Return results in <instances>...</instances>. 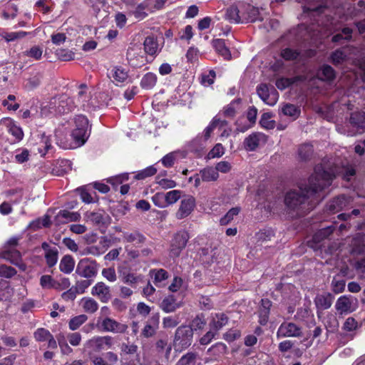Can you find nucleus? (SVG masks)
Here are the masks:
<instances>
[{
  "mask_svg": "<svg viewBox=\"0 0 365 365\" xmlns=\"http://www.w3.org/2000/svg\"><path fill=\"white\" fill-rule=\"evenodd\" d=\"M313 153V148L311 144L305 143L302 145L298 149L299 156L302 160H307Z\"/></svg>",
  "mask_w": 365,
  "mask_h": 365,
  "instance_id": "864d4df0",
  "label": "nucleus"
},
{
  "mask_svg": "<svg viewBox=\"0 0 365 365\" xmlns=\"http://www.w3.org/2000/svg\"><path fill=\"white\" fill-rule=\"evenodd\" d=\"M108 77L115 85H118V83H124L128 79V74L126 69L120 66H114L108 71Z\"/></svg>",
  "mask_w": 365,
  "mask_h": 365,
  "instance_id": "aec40b11",
  "label": "nucleus"
},
{
  "mask_svg": "<svg viewBox=\"0 0 365 365\" xmlns=\"http://www.w3.org/2000/svg\"><path fill=\"white\" fill-rule=\"evenodd\" d=\"M76 273L86 279L94 278L98 273V264L94 260L88 258L81 259L76 267Z\"/></svg>",
  "mask_w": 365,
  "mask_h": 365,
  "instance_id": "7ed1b4c3",
  "label": "nucleus"
},
{
  "mask_svg": "<svg viewBox=\"0 0 365 365\" xmlns=\"http://www.w3.org/2000/svg\"><path fill=\"white\" fill-rule=\"evenodd\" d=\"M257 109L255 106L250 107L247 110V118L250 122V125L240 128V127H238L239 121L237 120L236 122V124L237 125V130L241 133H244L246 130H247L250 127H252L255 123L256 119H257Z\"/></svg>",
  "mask_w": 365,
  "mask_h": 365,
  "instance_id": "e433bc0d",
  "label": "nucleus"
},
{
  "mask_svg": "<svg viewBox=\"0 0 365 365\" xmlns=\"http://www.w3.org/2000/svg\"><path fill=\"white\" fill-rule=\"evenodd\" d=\"M181 304L176 302L175 297L172 295L165 297L160 303V307L165 313L175 312L180 308Z\"/></svg>",
  "mask_w": 365,
  "mask_h": 365,
  "instance_id": "bb28decb",
  "label": "nucleus"
},
{
  "mask_svg": "<svg viewBox=\"0 0 365 365\" xmlns=\"http://www.w3.org/2000/svg\"><path fill=\"white\" fill-rule=\"evenodd\" d=\"M281 56L286 61L302 60L303 57V54L300 52L289 48L283 49Z\"/></svg>",
  "mask_w": 365,
  "mask_h": 365,
  "instance_id": "c03bdc74",
  "label": "nucleus"
},
{
  "mask_svg": "<svg viewBox=\"0 0 365 365\" xmlns=\"http://www.w3.org/2000/svg\"><path fill=\"white\" fill-rule=\"evenodd\" d=\"M281 110L284 115L291 118L293 120H296L301 113L299 107L291 103H284Z\"/></svg>",
  "mask_w": 365,
  "mask_h": 365,
  "instance_id": "c9c22d12",
  "label": "nucleus"
},
{
  "mask_svg": "<svg viewBox=\"0 0 365 365\" xmlns=\"http://www.w3.org/2000/svg\"><path fill=\"white\" fill-rule=\"evenodd\" d=\"M88 319L86 314H80L70 319L68 322L69 329L72 331L78 329Z\"/></svg>",
  "mask_w": 365,
  "mask_h": 365,
  "instance_id": "09e8293b",
  "label": "nucleus"
},
{
  "mask_svg": "<svg viewBox=\"0 0 365 365\" xmlns=\"http://www.w3.org/2000/svg\"><path fill=\"white\" fill-rule=\"evenodd\" d=\"M75 128L71 136L78 146L83 145L90 135V129L88 118L83 115H77L74 118Z\"/></svg>",
  "mask_w": 365,
  "mask_h": 365,
  "instance_id": "f03ea898",
  "label": "nucleus"
},
{
  "mask_svg": "<svg viewBox=\"0 0 365 365\" xmlns=\"http://www.w3.org/2000/svg\"><path fill=\"white\" fill-rule=\"evenodd\" d=\"M92 282L93 280L90 279L79 280L76 282L73 287L77 291L78 294H83L85 292L86 289L92 284Z\"/></svg>",
  "mask_w": 365,
  "mask_h": 365,
  "instance_id": "69168bd1",
  "label": "nucleus"
},
{
  "mask_svg": "<svg viewBox=\"0 0 365 365\" xmlns=\"http://www.w3.org/2000/svg\"><path fill=\"white\" fill-rule=\"evenodd\" d=\"M339 170L336 165H317L307 182L302 184L299 190L287 192L284 202L289 211L293 212L292 216L300 217L311 210L321 197L319 192L331 185L334 178L341 173Z\"/></svg>",
  "mask_w": 365,
  "mask_h": 365,
  "instance_id": "f257e3e1",
  "label": "nucleus"
},
{
  "mask_svg": "<svg viewBox=\"0 0 365 365\" xmlns=\"http://www.w3.org/2000/svg\"><path fill=\"white\" fill-rule=\"evenodd\" d=\"M351 252L354 255L364 254V246L362 244V235H358L354 237L350 244Z\"/></svg>",
  "mask_w": 365,
  "mask_h": 365,
  "instance_id": "37998d69",
  "label": "nucleus"
},
{
  "mask_svg": "<svg viewBox=\"0 0 365 365\" xmlns=\"http://www.w3.org/2000/svg\"><path fill=\"white\" fill-rule=\"evenodd\" d=\"M30 158V152L26 148H19L14 154L15 161L19 164L27 162Z\"/></svg>",
  "mask_w": 365,
  "mask_h": 365,
  "instance_id": "3c124183",
  "label": "nucleus"
},
{
  "mask_svg": "<svg viewBox=\"0 0 365 365\" xmlns=\"http://www.w3.org/2000/svg\"><path fill=\"white\" fill-rule=\"evenodd\" d=\"M206 324V320L202 314L197 315L191 322L190 326L192 332L193 331L201 330L204 328Z\"/></svg>",
  "mask_w": 365,
  "mask_h": 365,
  "instance_id": "5fc2aeb1",
  "label": "nucleus"
},
{
  "mask_svg": "<svg viewBox=\"0 0 365 365\" xmlns=\"http://www.w3.org/2000/svg\"><path fill=\"white\" fill-rule=\"evenodd\" d=\"M192 337L193 333L189 326H180L175 331L174 344L176 347L185 349L191 345Z\"/></svg>",
  "mask_w": 365,
  "mask_h": 365,
  "instance_id": "20e7f679",
  "label": "nucleus"
},
{
  "mask_svg": "<svg viewBox=\"0 0 365 365\" xmlns=\"http://www.w3.org/2000/svg\"><path fill=\"white\" fill-rule=\"evenodd\" d=\"M302 335L301 327L293 322H284L278 328L277 337H297Z\"/></svg>",
  "mask_w": 365,
  "mask_h": 365,
  "instance_id": "9d476101",
  "label": "nucleus"
},
{
  "mask_svg": "<svg viewBox=\"0 0 365 365\" xmlns=\"http://www.w3.org/2000/svg\"><path fill=\"white\" fill-rule=\"evenodd\" d=\"M317 76L320 80L329 83L332 82L336 76L334 70L329 65L322 66L318 71Z\"/></svg>",
  "mask_w": 365,
  "mask_h": 365,
  "instance_id": "f704fd0d",
  "label": "nucleus"
},
{
  "mask_svg": "<svg viewBox=\"0 0 365 365\" xmlns=\"http://www.w3.org/2000/svg\"><path fill=\"white\" fill-rule=\"evenodd\" d=\"M189 238V234L185 230L177 232L171 242L170 250V256L173 257H178L182 250L186 247Z\"/></svg>",
  "mask_w": 365,
  "mask_h": 365,
  "instance_id": "0eeeda50",
  "label": "nucleus"
},
{
  "mask_svg": "<svg viewBox=\"0 0 365 365\" xmlns=\"http://www.w3.org/2000/svg\"><path fill=\"white\" fill-rule=\"evenodd\" d=\"M349 122L361 132L365 131V113L355 112L351 113Z\"/></svg>",
  "mask_w": 365,
  "mask_h": 365,
  "instance_id": "473e14b6",
  "label": "nucleus"
},
{
  "mask_svg": "<svg viewBox=\"0 0 365 365\" xmlns=\"http://www.w3.org/2000/svg\"><path fill=\"white\" fill-rule=\"evenodd\" d=\"M71 285V282L67 277H61L58 280H54L53 288L56 290H63L68 289Z\"/></svg>",
  "mask_w": 365,
  "mask_h": 365,
  "instance_id": "338daca9",
  "label": "nucleus"
},
{
  "mask_svg": "<svg viewBox=\"0 0 365 365\" xmlns=\"http://www.w3.org/2000/svg\"><path fill=\"white\" fill-rule=\"evenodd\" d=\"M259 97L267 105L274 106L278 100V93L274 88L269 91L267 84H260L257 88Z\"/></svg>",
  "mask_w": 365,
  "mask_h": 365,
  "instance_id": "ddd939ff",
  "label": "nucleus"
},
{
  "mask_svg": "<svg viewBox=\"0 0 365 365\" xmlns=\"http://www.w3.org/2000/svg\"><path fill=\"white\" fill-rule=\"evenodd\" d=\"M352 29L349 28H344L341 34H337L332 37V41L335 43L340 42L341 40H349L351 38Z\"/></svg>",
  "mask_w": 365,
  "mask_h": 365,
  "instance_id": "052dcab7",
  "label": "nucleus"
},
{
  "mask_svg": "<svg viewBox=\"0 0 365 365\" xmlns=\"http://www.w3.org/2000/svg\"><path fill=\"white\" fill-rule=\"evenodd\" d=\"M227 321L228 319L225 314H216L212 317V320L210 322V329L217 333V331L227 323Z\"/></svg>",
  "mask_w": 365,
  "mask_h": 365,
  "instance_id": "c756f323",
  "label": "nucleus"
},
{
  "mask_svg": "<svg viewBox=\"0 0 365 365\" xmlns=\"http://www.w3.org/2000/svg\"><path fill=\"white\" fill-rule=\"evenodd\" d=\"M240 212V207L231 208L220 220L221 225H228Z\"/></svg>",
  "mask_w": 365,
  "mask_h": 365,
  "instance_id": "8fccbe9b",
  "label": "nucleus"
},
{
  "mask_svg": "<svg viewBox=\"0 0 365 365\" xmlns=\"http://www.w3.org/2000/svg\"><path fill=\"white\" fill-rule=\"evenodd\" d=\"M57 106L58 103L56 102L53 103V98H51L49 102L42 106L41 113L43 115L58 114V113H57Z\"/></svg>",
  "mask_w": 365,
  "mask_h": 365,
  "instance_id": "e2e57ef3",
  "label": "nucleus"
},
{
  "mask_svg": "<svg viewBox=\"0 0 365 365\" xmlns=\"http://www.w3.org/2000/svg\"><path fill=\"white\" fill-rule=\"evenodd\" d=\"M157 82V76L153 73H146L140 81L142 88L145 89H151L155 86Z\"/></svg>",
  "mask_w": 365,
  "mask_h": 365,
  "instance_id": "49530a36",
  "label": "nucleus"
},
{
  "mask_svg": "<svg viewBox=\"0 0 365 365\" xmlns=\"http://www.w3.org/2000/svg\"><path fill=\"white\" fill-rule=\"evenodd\" d=\"M357 299L351 295L341 296L335 304L336 311L341 314L351 313L357 308Z\"/></svg>",
  "mask_w": 365,
  "mask_h": 365,
  "instance_id": "6e6552de",
  "label": "nucleus"
},
{
  "mask_svg": "<svg viewBox=\"0 0 365 365\" xmlns=\"http://www.w3.org/2000/svg\"><path fill=\"white\" fill-rule=\"evenodd\" d=\"M195 206V199L193 196L186 195L183 197L180 201L179 209L176 212V217L180 220L189 216L194 210Z\"/></svg>",
  "mask_w": 365,
  "mask_h": 365,
  "instance_id": "9b49d317",
  "label": "nucleus"
},
{
  "mask_svg": "<svg viewBox=\"0 0 365 365\" xmlns=\"http://www.w3.org/2000/svg\"><path fill=\"white\" fill-rule=\"evenodd\" d=\"M123 239L124 242L133 243L135 245H138L142 244L145 241V237L138 232H123Z\"/></svg>",
  "mask_w": 365,
  "mask_h": 365,
  "instance_id": "4c0bfd02",
  "label": "nucleus"
},
{
  "mask_svg": "<svg viewBox=\"0 0 365 365\" xmlns=\"http://www.w3.org/2000/svg\"><path fill=\"white\" fill-rule=\"evenodd\" d=\"M178 154H179V153L175 151V152L169 153L168 154L165 155L161 159V162H162L163 165L166 168L172 167L174 165Z\"/></svg>",
  "mask_w": 365,
  "mask_h": 365,
  "instance_id": "680f3d73",
  "label": "nucleus"
},
{
  "mask_svg": "<svg viewBox=\"0 0 365 365\" xmlns=\"http://www.w3.org/2000/svg\"><path fill=\"white\" fill-rule=\"evenodd\" d=\"M272 302L268 299H262L259 310V322L262 325H265L269 319V310Z\"/></svg>",
  "mask_w": 365,
  "mask_h": 365,
  "instance_id": "393cba45",
  "label": "nucleus"
},
{
  "mask_svg": "<svg viewBox=\"0 0 365 365\" xmlns=\"http://www.w3.org/2000/svg\"><path fill=\"white\" fill-rule=\"evenodd\" d=\"M80 306L83 311L88 314L95 313L98 309V303L92 297H83L80 302Z\"/></svg>",
  "mask_w": 365,
  "mask_h": 365,
  "instance_id": "72a5a7b5",
  "label": "nucleus"
},
{
  "mask_svg": "<svg viewBox=\"0 0 365 365\" xmlns=\"http://www.w3.org/2000/svg\"><path fill=\"white\" fill-rule=\"evenodd\" d=\"M97 325L103 331L115 334H123L128 329L127 325L121 324L109 317H99Z\"/></svg>",
  "mask_w": 365,
  "mask_h": 365,
  "instance_id": "39448f33",
  "label": "nucleus"
},
{
  "mask_svg": "<svg viewBox=\"0 0 365 365\" xmlns=\"http://www.w3.org/2000/svg\"><path fill=\"white\" fill-rule=\"evenodd\" d=\"M334 297L330 293L318 294L314 299V303L319 309H329L333 302Z\"/></svg>",
  "mask_w": 365,
  "mask_h": 365,
  "instance_id": "b1692460",
  "label": "nucleus"
},
{
  "mask_svg": "<svg viewBox=\"0 0 365 365\" xmlns=\"http://www.w3.org/2000/svg\"><path fill=\"white\" fill-rule=\"evenodd\" d=\"M113 345V338L110 336H94L85 344L86 348H91L94 351H101L110 348Z\"/></svg>",
  "mask_w": 365,
  "mask_h": 365,
  "instance_id": "f8f14e48",
  "label": "nucleus"
},
{
  "mask_svg": "<svg viewBox=\"0 0 365 365\" xmlns=\"http://www.w3.org/2000/svg\"><path fill=\"white\" fill-rule=\"evenodd\" d=\"M145 51L149 55H155L158 51V45L156 40L151 36L147 37L144 41Z\"/></svg>",
  "mask_w": 365,
  "mask_h": 365,
  "instance_id": "79ce46f5",
  "label": "nucleus"
},
{
  "mask_svg": "<svg viewBox=\"0 0 365 365\" xmlns=\"http://www.w3.org/2000/svg\"><path fill=\"white\" fill-rule=\"evenodd\" d=\"M202 180L204 182L215 181L219 178L217 170L212 168H205L200 171Z\"/></svg>",
  "mask_w": 365,
  "mask_h": 365,
  "instance_id": "ea45409f",
  "label": "nucleus"
},
{
  "mask_svg": "<svg viewBox=\"0 0 365 365\" xmlns=\"http://www.w3.org/2000/svg\"><path fill=\"white\" fill-rule=\"evenodd\" d=\"M68 135V131L66 128L63 126L58 127L55 130V138L56 140V144L63 148L68 149L71 148L70 145L68 143L66 140V136Z\"/></svg>",
  "mask_w": 365,
  "mask_h": 365,
  "instance_id": "2f4dec72",
  "label": "nucleus"
},
{
  "mask_svg": "<svg viewBox=\"0 0 365 365\" xmlns=\"http://www.w3.org/2000/svg\"><path fill=\"white\" fill-rule=\"evenodd\" d=\"M2 257L15 264H18L21 259L20 252L14 249L5 250L2 254Z\"/></svg>",
  "mask_w": 365,
  "mask_h": 365,
  "instance_id": "de8ad7c7",
  "label": "nucleus"
},
{
  "mask_svg": "<svg viewBox=\"0 0 365 365\" xmlns=\"http://www.w3.org/2000/svg\"><path fill=\"white\" fill-rule=\"evenodd\" d=\"M0 124L5 127L6 130L14 137L15 141L19 142L23 139L24 132L22 129L11 118H4L1 119Z\"/></svg>",
  "mask_w": 365,
  "mask_h": 365,
  "instance_id": "f3484780",
  "label": "nucleus"
},
{
  "mask_svg": "<svg viewBox=\"0 0 365 365\" xmlns=\"http://www.w3.org/2000/svg\"><path fill=\"white\" fill-rule=\"evenodd\" d=\"M56 102L58 103L57 113L58 114L68 113L76 107L74 100L66 94L53 98V103Z\"/></svg>",
  "mask_w": 365,
  "mask_h": 365,
  "instance_id": "dca6fc26",
  "label": "nucleus"
},
{
  "mask_svg": "<svg viewBox=\"0 0 365 365\" xmlns=\"http://www.w3.org/2000/svg\"><path fill=\"white\" fill-rule=\"evenodd\" d=\"M334 230L333 226H329L325 228L319 230L313 236V241L316 244L320 243L324 240L327 239Z\"/></svg>",
  "mask_w": 365,
  "mask_h": 365,
  "instance_id": "a19ab883",
  "label": "nucleus"
},
{
  "mask_svg": "<svg viewBox=\"0 0 365 365\" xmlns=\"http://www.w3.org/2000/svg\"><path fill=\"white\" fill-rule=\"evenodd\" d=\"M242 3L239 2L237 4H233L227 9L226 19L230 22L235 24L244 23Z\"/></svg>",
  "mask_w": 365,
  "mask_h": 365,
  "instance_id": "a211bd4d",
  "label": "nucleus"
},
{
  "mask_svg": "<svg viewBox=\"0 0 365 365\" xmlns=\"http://www.w3.org/2000/svg\"><path fill=\"white\" fill-rule=\"evenodd\" d=\"M227 124V121L225 120H220L217 116L215 117L211 123L207 126L203 130L202 135L201 137H197L196 139L193 140V143H200V149H203L206 145V142L210 138L212 133L216 128L222 129Z\"/></svg>",
  "mask_w": 365,
  "mask_h": 365,
  "instance_id": "423d86ee",
  "label": "nucleus"
},
{
  "mask_svg": "<svg viewBox=\"0 0 365 365\" xmlns=\"http://www.w3.org/2000/svg\"><path fill=\"white\" fill-rule=\"evenodd\" d=\"M242 110V99L238 98L232 101L230 104L224 108L223 113L225 117L232 118L236 113Z\"/></svg>",
  "mask_w": 365,
  "mask_h": 365,
  "instance_id": "7c9ffc66",
  "label": "nucleus"
},
{
  "mask_svg": "<svg viewBox=\"0 0 365 365\" xmlns=\"http://www.w3.org/2000/svg\"><path fill=\"white\" fill-rule=\"evenodd\" d=\"M121 280L123 283L128 284L135 287L138 283L142 282L143 276L142 274H136L130 271H123L121 273Z\"/></svg>",
  "mask_w": 365,
  "mask_h": 365,
  "instance_id": "cd10ccee",
  "label": "nucleus"
},
{
  "mask_svg": "<svg viewBox=\"0 0 365 365\" xmlns=\"http://www.w3.org/2000/svg\"><path fill=\"white\" fill-rule=\"evenodd\" d=\"M91 294L101 302L107 303L112 297L110 288L103 282L96 283L91 289Z\"/></svg>",
  "mask_w": 365,
  "mask_h": 365,
  "instance_id": "2eb2a0df",
  "label": "nucleus"
},
{
  "mask_svg": "<svg viewBox=\"0 0 365 365\" xmlns=\"http://www.w3.org/2000/svg\"><path fill=\"white\" fill-rule=\"evenodd\" d=\"M157 173V169L154 166H149L144 170L140 171L135 178L138 180H143L148 177L154 175Z\"/></svg>",
  "mask_w": 365,
  "mask_h": 365,
  "instance_id": "774afa93",
  "label": "nucleus"
},
{
  "mask_svg": "<svg viewBox=\"0 0 365 365\" xmlns=\"http://www.w3.org/2000/svg\"><path fill=\"white\" fill-rule=\"evenodd\" d=\"M350 200L345 195H340L331 200L327 205V209L330 213H336L341 211L349 206Z\"/></svg>",
  "mask_w": 365,
  "mask_h": 365,
  "instance_id": "6ab92c4d",
  "label": "nucleus"
},
{
  "mask_svg": "<svg viewBox=\"0 0 365 365\" xmlns=\"http://www.w3.org/2000/svg\"><path fill=\"white\" fill-rule=\"evenodd\" d=\"M75 261L70 255L64 256L59 264V269L66 274H70L74 269Z\"/></svg>",
  "mask_w": 365,
  "mask_h": 365,
  "instance_id": "58836bf2",
  "label": "nucleus"
},
{
  "mask_svg": "<svg viewBox=\"0 0 365 365\" xmlns=\"http://www.w3.org/2000/svg\"><path fill=\"white\" fill-rule=\"evenodd\" d=\"M58 253V250L55 247H53V250H48L45 253L46 263L49 267H53L57 263Z\"/></svg>",
  "mask_w": 365,
  "mask_h": 365,
  "instance_id": "4d7b16f0",
  "label": "nucleus"
},
{
  "mask_svg": "<svg viewBox=\"0 0 365 365\" xmlns=\"http://www.w3.org/2000/svg\"><path fill=\"white\" fill-rule=\"evenodd\" d=\"M267 136L262 133H253L244 140V147L248 151H254L258 147L265 144Z\"/></svg>",
  "mask_w": 365,
  "mask_h": 365,
  "instance_id": "4468645a",
  "label": "nucleus"
},
{
  "mask_svg": "<svg viewBox=\"0 0 365 365\" xmlns=\"http://www.w3.org/2000/svg\"><path fill=\"white\" fill-rule=\"evenodd\" d=\"M38 151L41 156L46 155L49 149L51 148V143L49 137L42 135L40 142L38 143Z\"/></svg>",
  "mask_w": 365,
  "mask_h": 365,
  "instance_id": "603ef678",
  "label": "nucleus"
},
{
  "mask_svg": "<svg viewBox=\"0 0 365 365\" xmlns=\"http://www.w3.org/2000/svg\"><path fill=\"white\" fill-rule=\"evenodd\" d=\"M150 1L145 0L137 6L135 11H133L134 16L138 20H143L148 16V13H152L150 8Z\"/></svg>",
  "mask_w": 365,
  "mask_h": 365,
  "instance_id": "a878e982",
  "label": "nucleus"
},
{
  "mask_svg": "<svg viewBox=\"0 0 365 365\" xmlns=\"http://www.w3.org/2000/svg\"><path fill=\"white\" fill-rule=\"evenodd\" d=\"M160 322V315L158 313L151 316L148 320L147 324L142 331V335L145 338H149L155 335L158 329Z\"/></svg>",
  "mask_w": 365,
  "mask_h": 365,
  "instance_id": "412c9836",
  "label": "nucleus"
},
{
  "mask_svg": "<svg viewBox=\"0 0 365 365\" xmlns=\"http://www.w3.org/2000/svg\"><path fill=\"white\" fill-rule=\"evenodd\" d=\"M242 16L244 22H254L257 20H262V18L260 16L259 11L258 8L254 7L244 2L242 3Z\"/></svg>",
  "mask_w": 365,
  "mask_h": 365,
  "instance_id": "4be33fe9",
  "label": "nucleus"
},
{
  "mask_svg": "<svg viewBox=\"0 0 365 365\" xmlns=\"http://www.w3.org/2000/svg\"><path fill=\"white\" fill-rule=\"evenodd\" d=\"M73 99L76 102V107H82L84 110L94 106L91 92L88 91L86 84L83 83L78 86L77 95Z\"/></svg>",
  "mask_w": 365,
  "mask_h": 365,
  "instance_id": "1a4fd4ad",
  "label": "nucleus"
},
{
  "mask_svg": "<svg viewBox=\"0 0 365 365\" xmlns=\"http://www.w3.org/2000/svg\"><path fill=\"white\" fill-rule=\"evenodd\" d=\"M196 354L194 353H187L182 356L178 361L177 365H195Z\"/></svg>",
  "mask_w": 365,
  "mask_h": 365,
  "instance_id": "0e129e2a",
  "label": "nucleus"
},
{
  "mask_svg": "<svg viewBox=\"0 0 365 365\" xmlns=\"http://www.w3.org/2000/svg\"><path fill=\"white\" fill-rule=\"evenodd\" d=\"M182 192L178 190H173L165 193L166 205H172L176 202L181 197Z\"/></svg>",
  "mask_w": 365,
  "mask_h": 365,
  "instance_id": "13d9d810",
  "label": "nucleus"
},
{
  "mask_svg": "<svg viewBox=\"0 0 365 365\" xmlns=\"http://www.w3.org/2000/svg\"><path fill=\"white\" fill-rule=\"evenodd\" d=\"M150 272L154 274V283L156 286L161 287L164 285V281L168 277V273L163 269H153Z\"/></svg>",
  "mask_w": 365,
  "mask_h": 365,
  "instance_id": "a18cd8bd",
  "label": "nucleus"
},
{
  "mask_svg": "<svg viewBox=\"0 0 365 365\" xmlns=\"http://www.w3.org/2000/svg\"><path fill=\"white\" fill-rule=\"evenodd\" d=\"M51 332L44 328H38L34 333V337L36 341H45L51 337Z\"/></svg>",
  "mask_w": 365,
  "mask_h": 365,
  "instance_id": "bf43d9fd",
  "label": "nucleus"
},
{
  "mask_svg": "<svg viewBox=\"0 0 365 365\" xmlns=\"http://www.w3.org/2000/svg\"><path fill=\"white\" fill-rule=\"evenodd\" d=\"M212 46L215 51L222 56L225 59L229 60L231 58V53L225 44V41L221 38H217L212 41Z\"/></svg>",
  "mask_w": 365,
  "mask_h": 365,
  "instance_id": "c85d7f7f",
  "label": "nucleus"
},
{
  "mask_svg": "<svg viewBox=\"0 0 365 365\" xmlns=\"http://www.w3.org/2000/svg\"><path fill=\"white\" fill-rule=\"evenodd\" d=\"M81 218L79 213L76 212H70L68 210H61L56 217L58 223L65 224L69 222H76Z\"/></svg>",
  "mask_w": 365,
  "mask_h": 365,
  "instance_id": "5701e85b",
  "label": "nucleus"
},
{
  "mask_svg": "<svg viewBox=\"0 0 365 365\" xmlns=\"http://www.w3.org/2000/svg\"><path fill=\"white\" fill-rule=\"evenodd\" d=\"M86 218L88 222L95 225L103 224V215L101 212H89L86 214Z\"/></svg>",
  "mask_w": 365,
  "mask_h": 365,
  "instance_id": "6e6d98bb",
  "label": "nucleus"
}]
</instances>
